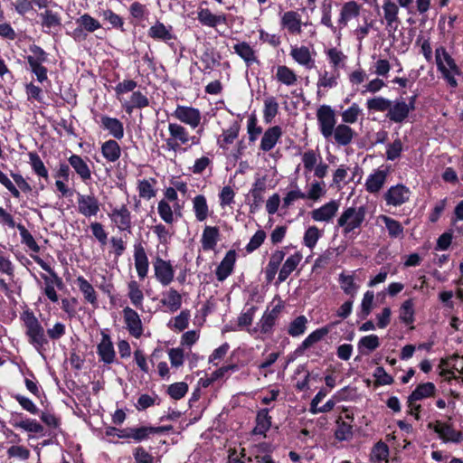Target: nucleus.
I'll return each instance as SVG.
<instances>
[{"instance_id": "obj_10", "label": "nucleus", "mask_w": 463, "mask_h": 463, "mask_svg": "<svg viewBox=\"0 0 463 463\" xmlns=\"http://www.w3.org/2000/svg\"><path fill=\"white\" fill-rule=\"evenodd\" d=\"M428 428L433 430L444 442L459 443L463 440V434L460 431L454 430L451 425L440 420L430 422Z\"/></svg>"}, {"instance_id": "obj_46", "label": "nucleus", "mask_w": 463, "mask_h": 463, "mask_svg": "<svg viewBox=\"0 0 463 463\" xmlns=\"http://www.w3.org/2000/svg\"><path fill=\"white\" fill-rule=\"evenodd\" d=\"M101 153L107 161L113 163L120 157L121 149L117 141L110 139L102 144Z\"/></svg>"}, {"instance_id": "obj_63", "label": "nucleus", "mask_w": 463, "mask_h": 463, "mask_svg": "<svg viewBox=\"0 0 463 463\" xmlns=\"http://www.w3.org/2000/svg\"><path fill=\"white\" fill-rule=\"evenodd\" d=\"M266 190L265 180L262 178H259L253 184V186L250 190V195L253 200V204L258 207L263 202V194Z\"/></svg>"}, {"instance_id": "obj_51", "label": "nucleus", "mask_w": 463, "mask_h": 463, "mask_svg": "<svg viewBox=\"0 0 463 463\" xmlns=\"http://www.w3.org/2000/svg\"><path fill=\"white\" fill-rule=\"evenodd\" d=\"M363 116V109L355 102L341 112L342 122L348 125L356 123Z\"/></svg>"}, {"instance_id": "obj_30", "label": "nucleus", "mask_w": 463, "mask_h": 463, "mask_svg": "<svg viewBox=\"0 0 463 463\" xmlns=\"http://www.w3.org/2000/svg\"><path fill=\"white\" fill-rule=\"evenodd\" d=\"M282 136L281 128L274 126L265 130L260 144V149L263 152L270 151L275 147Z\"/></svg>"}, {"instance_id": "obj_33", "label": "nucleus", "mask_w": 463, "mask_h": 463, "mask_svg": "<svg viewBox=\"0 0 463 463\" xmlns=\"http://www.w3.org/2000/svg\"><path fill=\"white\" fill-rule=\"evenodd\" d=\"M340 71L335 70H325L321 71L318 74V79L317 82V93H319L321 90H327L329 89L335 88L338 85Z\"/></svg>"}, {"instance_id": "obj_42", "label": "nucleus", "mask_w": 463, "mask_h": 463, "mask_svg": "<svg viewBox=\"0 0 463 463\" xmlns=\"http://www.w3.org/2000/svg\"><path fill=\"white\" fill-rule=\"evenodd\" d=\"M101 125L116 139H121L124 137L123 124L118 118L102 116Z\"/></svg>"}, {"instance_id": "obj_31", "label": "nucleus", "mask_w": 463, "mask_h": 463, "mask_svg": "<svg viewBox=\"0 0 463 463\" xmlns=\"http://www.w3.org/2000/svg\"><path fill=\"white\" fill-rule=\"evenodd\" d=\"M290 56L297 63L307 69H312L315 66L314 56L307 46L292 47Z\"/></svg>"}, {"instance_id": "obj_19", "label": "nucleus", "mask_w": 463, "mask_h": 463, "mask_svg": "<svg viewBox=\"0 0 463 463\" xmlns=\"http://www.w3.org/2000/svg\"><path fill=\"white\" fill-rule=\"evenodd\" d=\"M78 212L85 217H91L99 212V203L93 194H78Z\"/></svg>"}, {"instance_id": "obj_21", "label": "nucleus", "mask_w": 463, "mask_h": 463, "mask_svg": "<svg viewBox=\"0 0 463 463\" xmlns=\"http://www.w3.org/2000/svg\"><path fill=\"white\" fill-rule=\"evenodd\" d=\"M109 217L112 222L115 223L119 231L130 232L131 214L126 205H121L120 207L112 209L111 213H109Z\"/></svg>"}, {"instance_id": "obj_32", "label": "nucleus", "mask_w": 463, "mask_h": 463, "mask_svg": "<svg viewBox=\"0 0 463 463\" xmlns=\"http://www.w3.org/2000/svg\"><path fill=\"white\" fill-rule=\"evenodd\" d=\"M442 363L447 367V369L442 372L443 375L449 374V379H461L463 376V357L454 354L447 360L442 361Z\"/></svg>"}, {"instance_id": "obj_49", "label": "nucleus", "mask_w": 463, "mask_h": 463, "mask_svg": "<svg viewBox=\"0 0 463 463\" xmlns=\"http://www.w3.org/2000/svg\"><path fill=\"white\" fill-rule=\"evenodd\" d=\"M271 426V417L269 415L268 409L260 410L256 417V426L253 430L254 434L265 435Z\"/></svg>"}, {"instance_id": "obj_58", "label": "nucleus", "mask_w": 463, "mask_h": 463, "mask_svg": "<svg viewBox=\"0 0 463 463\" xmlns=\"http://www.w3.org/2000/svg\"><path fill=\"white\" fill-rule=\"evenodd\" d=\"M149 104L148 99L140 91H134L131 95L130 100L123 104L127 112H132L133 109H142L147 107Z\"/></svg>"}, {"instance_id": "obj_8", "label": "nucleus", "mask_w": 463, "mask_h": 463, "mask_svg": "<svg viewBox=\"0 0 463 463\" xmlns=\"http://www.w3.org/2000/svg\"><path fill=\"white\" fill-rule=\"evenodd\" d=\"M280 311L281 307L279 305L273 307L271 309L267 308L260 321L257 323V326L248 329L249 333L251 335H256L258 333L263 335L270 334Z\"/></svg>"}, {"instance_id": "obj_43", "label": "nucleus", "mask_w": 463, "mask_h": 463, "mask_svg": "<svg viewBox=\"0 0 463 463\" xmlns=\"http://www.w3.org/2000/svg\"><path fill=\"white\" fill-rule=\"evenodd\" d=\"M69 163L82 181L85 182L91 178V171L88 164L80 156L71 155L69 157Z\"/></svg>"}, {"instance_id": "obj_28", "label": "nucleus", "mask_w": 463, "mask_h": 463, "mask_svg": "<svg viewBox=\"0 0 463 463\" xmlns=\"http://www.w3.org/2000/svg\"><path fill=\"white\" fill-rule=\"evenodd\" d=\"M332 132L334 135H332L331 138H333L337 145L343 146L351 144L355 137L354 130L348 124L344 122L335 126Z\"/></svg>"}, {"instance_id": "obj_55", "label": "nucleus", "mask_w": 463, "mask_h": 463, "mask_svg": "<svg viewBox=\"0 0 463 463\" xmlns=\"http://www.w3.org/2000/svg\"><path fill=\"white\" fill-rule=\"evenodd\" d=\"M436 387L432 383H425L418 385L409 396L412 401H420L435 394Z\"/></svg>"}, {"instance_id": "obj_39", "label": "nucleus", "mask_w": 463, "mask_h": 463, "mask_svg": "<svg viewBox=\"0 0 463 463\" xmlns=\"http://www.w3.org/2000/svg\"><path fill=\"white\" fill-rule=\"evenodd\" d=\"M75 282L82 293L85 301L96 307L98 304V295L94 287L83 276H78Z\"/></svg>"}, {"instance_id": "obj_56", "label": "nucleus", "mask_w": 463, "mask_h": 463, "mask_svg": "<svg viewBox=\"0 0 463 463\" xmlns=\"http://www.w3.org/2000/svg\"><path fill=\"white\" fill-rule=\"evenodd\" d=\"M326 194V184L321 181L312 182L307 193H305L306 200H311L314 202L319 201Z\"/></svg>"}, {"instance_id": "obj_6", "label": "nucleus", "mask_w": 463, "mask_h": 463, "mask_svg": "<svg viewBox=\"0 0 463 463\" xmlns=\"http://www.w3.org/2000/svg\"><path fill=\"white\" fill-rule=\"evenodd\" d=\"M317 119L321 135L330 139L334 135L332 130L336 126L335 111L329 105H321L317 110Z\"/></svg>"}, {"instance_id": "obj_59", "label": "nucleus", "mask_w": 463, "mask_h": 463, "mask_svg": "<svg viewBox=\"0 0 463 463\" xmlns=\"http://www.w3.org/2000/svg\"><path fill=\"white\" fill-rule=\"evenodd\" d=\"M391 100L382 96H376L366 100V108L369 111L384 112L388 111Z\"/></svg>"}, {"instance_id": "obj_22", "label": "nucleus", "mask_w": 463, "mask_h": 463, "mask_svg": "<svg viewBox=\"0 0 463 463\" xmlns=\"http://www.w3.org/2000/svg\"><path fill=\"white\" fill-rule=\"evenodd\" d=\"M206 3V1H203L197 8V19L200 24L212 28L221 24H226L225 14H214L210 9L202 6L203 4Z\"/></svg>"}, {"instance_id": "obj_60", "label": "nucleus", "mask_w": 463, "mask_h": 463, "mask_svg": "<svg viewBox=\"0 0 463 463\" xmlns=\"http://www.w3.org/2000/svg\"><path fill=\"white\" fill-rule=\"evenodd\" d=\"M414 303L412 299L405 300L400 308L399 317L401 321L406 325H411L414 322Z\"/></svg>"}, {"instance_id": "obj_12", "label": "nucleus", "mask_w": 463, "mask_h": 463, "mask_svg": "<svg viewBox=\"0 0 463 463\" xmlns=\"http://www.w3.org/2000/svg\"><path fill=\"white\" fill-rule=\"evenodd\" d=\"M173 116L180 122L188 125L192 128H196L202 119L201 111L194 107L177 105Z\"/></svg>"}, {"instance_id": "obj_11", "label": "nucleus", "mask_w": 463, "mask_h": 463, "mask_svg": "<svg viewBox=\"0 0 463 463\" xmlns=\"http://www.w3.org/2000/svg\"><path fill=\"white\" fill-rule=\"evenodd\" d=\"M414 100L415 97H411L409 103L404 100H396L393 103L391 101L387 118L395 123L403 122L414 109Z\"/></svg>"}, {"instance_id": "obj_35", "label": "nucleus", "mask_w": 463, "mask_h": 463, "mask_svg": "<svg viewBox=\"0 0 463 463\" xmlns=\"http://www.w3.org/2000/svg\"><path fill=\"white\" fill-rule=\"evenodd\" d=\"M182 295L175 288H170L162 293L161 304L170 312H175L182 306Z\"/></svg>"}, {"instance_id": "obj_41", "label": "nucleus", "mask_w": 463, "mask_h": 463, "mask_svg": "<svg viewBox=\"0 0 463 463\" xmlns=\"http://www.w3.org/2000/svg\"><path fill=\"white\" fill-rule=\"evenodd\" d=\"M127 288L130 303L137 308H142L145 297L139 283L132 279L128 282Z\"/></svg>"}, {"instance_id": "obj_34", "label": "nucleus", "mask_w": 463, "mask_h": 463, "mask_svg": "<svg viewBox=\"0 0 463 463\" xmlns=\"http://www.w3.org/2000/svg\"><path fill=\"white\" fill-rule=\"evenodd\" d=\"M36 263L46 272V274H41V278L44 282V287L56 286L57 288L61 289L63 288V281L61 277L41 258L35 259Z\"/></svg>"}, {"instance_id": "obj_62", "label": "nucleus", "mask_w": 463, "mask_h": 463, "mask_svg": "<svg viewBox=\"0 0 463 463\" xmlns=\"http://www.w3.org/2000/svg\"><path fill=\"white\" fill-rule=\"evenodd\" d=\"M279 111V104L274 97L264 100L263 118L266 123H270Z\"/></svg>"}, {"instance_id": "obj_45", "label": "nucleus", "mask_w": 463, "mask_h": 463, "mask_svg": "<svg viewBox=\"0 0 463 463\" xmlns=\"http://www.w3.org/2000/svg\"><path fill=\"white\" fill-rule=\"evenodd\" d=\"M377 222H382L384 223L388 231V234L391 238H401L403 236V226L398 221L387 215L382 214L377 217Z\"/></svg>"}, {"instance_id": "obj_15", "label": "nucleus", "mask_w": 463, "mask_h": 463, "mask_svg": "<svg viewBox=\"0 0 463 463\" xmlns=\"http://www.w3.org/2000/svg\"><path fill=\"white\" fill-rule=\"evenodd\" d=\"M172 430V426H143L140 428L128 429L127 435H119L121 439H133L137 442L149 438L150 435L160 434Z\"/></svg>"}, {"instance_id": "obj_2", "label": "nucleus", "mask_w": 463, "mask_h": 463, "mask_svg": "<svg viewBox=\"0 0 463 463\" xmlns=\"http://www.w3.org/2000/svg\"><path fill=\"white\" fill-rule=\"evenodd\" d=\"M435 61L438 71L441 73L447 83L450 87L456 88L458 86L456 76L459 75L460 71L455 60L443 46L436 48Z\"/></svg>"}, {"instance_id": "obj_48", "label": "nucleus", "mask_w": 463, "mask_h": 463, "mask_svg": "<svg viewBox=\"0 0 463 463\" xmlns=\"http://www.w3.org/2000/svg\"><path fill=\"white\" fill-rule=\"evenodd\" d=\"M156 180L155 178L139 180L137 183V191L140 198L150 200L156 194L155 185Z\"/></svg>"}, {"instance_id": "obj_13", "label": "nucleus", "mask_w": 463, "mask_h": 463, "mask_svg": "<svg viewBox=\"0 0 463 463\" xmlns=\"http://www.w3.org/2000/svg\"><path fill=\"white\" fill-rule=\"evenodd\" d=\"M340 207V202L337 200H330L318 208L310 212L311 219L317 222L328 223L335 217Z\"/></svg>"}, {"instance_id": "obj_3", "label": "nucleus", "mask_w": 463, "mask_h": 463, "mask_svg": "<svg viewBox=\"0 0 463 463\" xmlns=\"http://www.w3.org/2000/svg\"><path fill=\"white\" fill-rule=\"evenodd\" d=\"M365 215L364 206L346 207L337 219V226L341 228L343 234H349L362 227Z\"/></svg>"}, {"instance_id": "obj_17", "label": "nucleus", "mask_w": 463, "mask_h": 463, "mask_svg": "<svg viewBox=\"0 0 463 463\" xmlns=\"http://www.w3.org/2000/svg\"><path fill=\"white\" fill-rule=\"evenodd\" d=\"M302 260L303 254L299 250L288 255L280 267L277 284L284 282L297 269Z\"/></svg>"}, {"instance_id": "obj_1", "label": "nucleus", "mask_w": 463, "mask_h": 463, "mask_svg": "<svg viewBox=\"0 0 463 463\" xmlns=\"http://www.w3.org/2000/svg\"><path fill=\"white\" fill-rule=\"evenodd\" d=\"M20 319L23 322L28 343L38 351L43 349L49 341L44 327L34 313L30 309H25L21 313Z\"/></svg>"}, {"instance_id": "obj_57", "label": "nucleus", "mask_w": 463, "mask_h": 463, "mask_svg": "<svg viewBox=\"0 0 463 463\" xmlns=\"http://www.w3.org/2000/svg\"><path fill=\"white\" fill-rule=\"evenodd\" d=\"M322 235L323 231L319 230L315 225L309 226L304 233L303 244L308 249L313 250Z\"/></svg>"}, {"instance_id": "obj_4", "label": "nucleus", "mask_w": 463, "mask_h": 463, "mask_svg": "<svg viewBox=\"0 0 463 463\" xmlns=\"http://www.w3.org/2000/svg\"><path fill=\"white\" fill-rule=\"evenodd\" d=\"M400 8L394 0H383L382 5H379V9L375 10L389 35L394 34L401 24Z\"/></svg>"}, {"instance_id": "obj_36", "label": "nucleus", "mask_w": 463, "mask_h": 463, "mask_svg": "<svg viewBox=\"0 0 463 463\" xmlns=\"http://www.w3.org/2000/svg\"><path fill=\"white\" fill-rule=\"evenodd\" d=\"M233 50L234 52L244 61L248 67L259 63V59L256 54V52L248 43H238L233 46Z\"/></svg>"}, {"instance_id": "obj_38", "label": "nucleus", "mask_w": 463, "mask_h": 463, "mask_svg": "<svg viewBox=\"0 0 463 463\" xmlns=\"http://www.w3.org/2000/svg\"><path fill=\"white\" fill-rule=\"evenodd\" d=\"M275 79L278 82L287 87H293L298 83V75L292 69L286 65H279L276 67Z\"/></svg>"}, {"instance_id": "obj_5", "label": "nucleus", "mask_w": 463, "mask_h": 463, "mask_svg": "<svg viewBox=\"0 0 463 463\" xmlns=\"http://www.w3.org/2000/svg\"><path fill=\"white\" fill-rule=\"evenodd\" d=\"M168 132L169 137L165 140L168 150L176 152L181 146L199 144V138L195 136H190L187 129L180 124L169 123Z\"/></svg>"}, {"instance_id": "obj_64", "label": "nucleus", "mask_w": 463, "mask_h": 463, "mask_svg": "<svg viewBox=\"0 0 463 463\" xmlns=\"http://www.w3.org/2000/svg\"><path fill=\"white\" fill-rule=\"evenodd\" d=\"M307 319L305 316L296 317L290 324L288 329V335L291 336H298L305 333L307 328Z\"/></svg>"}, {"instance_id": "obj_14", "label": "nucleus", "mask_w": 463, "mask_h": 463, "mask_svg": "<svg viewBox=\"0 0 463 463\" xmlns=\"http://www.w3.org/2000/svg\"><path fill=\"white\" fill-rule=\"evenodd\" d=\"M411 197V191L403 184L391 186L383 194L388 206L398 207L407 203Z\"/></svg>"}, {"instance_id": "obj_53", "label": "nucleus", "mask_w": 463, "mask_h": 463, "mask_svg": "<svg viewBox=\"0 0 463 463\" xmlns=\"http://www.w3.org/2000/svg\"><path fill=\"white\" fill-rule=\"evenodd\" d=\"M31 55L26 57L27 62L30 65L31 71H34L41 66L47 60V53L39 46H33L31 48Z\"/></svg>"}, {"instance_id": "obj_54", "label": "nucleus", "mask_w": 463, "mask_h": 463, "mask_svg": "<svg viewBox=\"0 0 463 463\" xmlns=\"http://www.w3.org/2000/svg\"><path fill=\"white\" fill-rule=\"evenodd\" d=\"M332 9H333L332 0H324L320 6V12H321L320 23L324 26L329 28L333 33H335L336 27L333 24V22H332Z\"/></svg>"}, {"instance_id": "obj_47", "label": "nucleus", "mask_w": 463, "mask_h": 463, "mask_svg": "<svg viewBox=\"0 0 463 463\" xmlns=\"http://www.w3.org/2000/svg\"><path fill=\"white\" fill-rule=\"evenodd\" d=\"M338 281L345 294L354 298L359 289V285L354 282V276L353 274L341 273Z\"/></svg>"}, {"instance_id": "obj_18", "label": "nucleus", "mask_w": 463, "mask_h": 463, "mask_svg": "<svg viewBox=\"0 0 463 463\" xmlns=\"http://www.w3.org/2000/svg\"><path fill=\"white\" fill-rule=\"evenodd\" d=\"M285 256L286 252L284 249H278L271 252L269 262L264 269L265 278L268 283H270L275 279L277 273L279 274Z\"/></svg>"}, {"instance_id": "obj_61", "label": "nucleus", "mask_w": 463, "mask_h": 463, "mask_svg": "<svg viewBox=\"0 0 463 463\" xmlns=\"http://www.w3.org/2000/svg\"><path fill=\"white\" fill-rule=\"evenodd\" d=\"M247 133L250 143H254L262 133V128L259 126L257 116L254 113L248 117Z\"/></svg>"}, {"instance_id": "obj_50", "label": "nucleus", "mask_w": 463, "mask_h": 463, "mask_svg": "<svg viewBox=\"0 0 463 463\" xmlns=\"http://www.w3.org/2000/svg\"><path fill=\"white\" fill-rule=\"evenodd\" d=\"M76 24L80 27V28L76 29L74 31V34H77L78 33H80L81 31V29H84L89 33H93L101 27L100 23L97 19H95L94 17L90 15L89 14H84L80 15L76 20Z\"/></svg>"}, {"instance_id": "obj_16", "label": "nucleus", "mask_w": 463, "mask_h": 463, "mask_svg": "<svg viewBox=\"0 0 463 463\" xmlns=\"http://www.w3.org/2000/svg\"><path fill=\"white\" fill-rule=\"evenodd\" d=\"M390 172L386 168H379L371 173L364 184L365 190L370 194H377L384 186Z\"/></svg>"}, {"instance_id": "obj_20", "label": "nucleus", "mask_w": 463, "mask_h": 463, "mask_svg": "<svg viewBox=\"0 0 463 463\" xmlns=\"http://www.w3.org/2000/svg\"><path fill=\"white\" fill-rule=\"evenodd\" d=\"M97 353L99 360L105 364H110L114 362L116 352L110 336L105 332H101V340L97 345Z\"/></svg>"}, {"instance_id": "obj_29", "label": "nucleus", "mask_w": 463, "mask_h": 463, "mask_svg": "<svg viewBox=\"0 0 463 463\" xmlns=\"http://www.w3.org/2000/svg\"><path fill=\"white\" fill-rule=\"evenodd\" d=\"M220 230L216 226H205L203 228L201 245L204 251L214 250L220 241Z\"/></svg>"}, {"instance_id": "obj_7", "label": "nucleus", "mask_w": 463, "mask_h": 463, "mask_svg": "<svg viewBox=\"0 0 463 463\" xmlns=\"http://www.w3.org/2000/svg\"><path fill=\"white\" fill-rule=\"evenodd\" d=\"M153 269L156 279L164 287L170 285L175 279V269L170 260L159 256L153 260Z\"/></svg>"}, {"instance_id": "obj_52", "label": "nucleus", "mask_w": 463, "mask_h": 463, "mask_svg": "<svg viewBox=\"0 0 463 463\" xmlns=\"http://www.w3.org/2000/svg\"><path fill=\"white\" fill-rule=\"evenodd\" d=\"M148 36L159 41H169L172 40L173 34L171 33V27L168 29L165 25L160 22H156L148 30Z\"/></svg>"}, {"instance_id": "obj_44", "label": "nucleus", "mask_w": 463, "mask_h": 463, "mask_svg": "<svg viewBox=\"0 0 463 463\" xmlns=\"http://www.w3.org/2000/svg\"><path fill=\"white\" fill-rule=\"evenodd\" d=\"M326 55L333 70L339 71L345 67L347 56L341 50L335 47L329 48L326 51Z\"/></svg>"}, {"instance_id": "obj_40", "label": "nucleus", "mask_w": 463, "mask_h": 463, "mask_svg": "<svg viewBox=\"0 0 463 463\" xmlns=\"http://www.w3.org/2000/svg\"><path fill=\"white\" fill-rule=\"evenodd\" d=\"M192 204L195 219L200 222H204L210 215L206 197L203 194H198L193 198Z\"/></svg>"}, {"instance_id": "obj_26", "label": "nucleus", "mask_w": 463, "mask_h": 463, "mask_svg": "<svg viewBox=\"0 0 463 463\" xmlns=\"http://www.w3.org/2000/svg\"><path fill=\"white\" fill-rule=\"evenodd\" d=\"M236 257L237 254L235 250H230L227 251L215 270V275L219 281L225 280L232 274L236 262Z\"/></svg>"}, {"instance_id": "obj_9", "label": "nucleus", "mask_w": 463, "mask_h": 463, "mask_svg": "<svg viewBox=\"0 0 463 463\" xmlns=\"http://www.w3.org/2000/svg\"><path fill=\"white\" fill-rule=\"evenodd\" d=\"M122 316L128 334L137 339L140 338L144 333V326L138 313L128 306L123 308Z\"/></svg>"}, {"instance_id": "obj_27", "label": "nucleus", "mask_w": 463, "mask_h": 463, "mask_svg": "<svg viewBox=\"0 0 463 463\" xmlns=\"http://www.w3.org/2000/svg\"><path fill=\"white\" fill-rule=\"evenodd\" d=\"M39 17L44 33H50L53 29H59L61 26V14L52 9H46L40 13Z\"/></svg>"}, {"instance_id": "obj_37", "label": "nucleus", "mask_w": 463, "mask_h": 463, "mask_svg": "<svg viewBox=\"0 0 463 463\" xmlns=\"http://www.w3.org/2000/svg\"><path fill=\"white\" fill-rule=\"evenodd\" d=\"M241 126L238 122H233L228 128L223 129L222 135L217 139L220 148L227 150L238 137Z\"/></svg>"}, {"instance_id": "obj_23", "label": "nucleus", "mask_w": 463, "mask_h": 463, "mask_svg": "<svg viewBox=\"0 0 463 463\" xmlns=\"http://www.w3.org/2000/svg\"><path fill=\"white\" fill-rule=\"evenodd\" d=\"M362 6L355 1H348L343 4L340 10L337 24L340 28H345L349 21L360 15Z\"/></svg>"}, {"instance_id": "obj_25", "label": "nucleus", "mask_w": 463, "mask_h": 463, "mask_svg": "<svg viewBox=\"0 0 463 463\" xmlns=\"http://www.w3.org/2000/svg\"><path fill=\"white\" fill-rule=\"evenodd\" d=\"M134 261L137 274L140 279H144L148 273L149 261L141 243L135 244L134 246Z\"/></svg>"}, {"instance_id": "obj_24", "label": "nucleus", "mask_w": 463, "mask_h": 463, "mask_svg": "<svg viewBox=\"0 0 463 463\" xmlns=\"http://www.w3.org/2000/svg\"><path fill=\"white\" fill-rule=\"evenodd\" d=\"M281 27L290 34L298 35L302 32V22L300 14L296 11H287L282 14L280 19Z\"/></svg>"}]
</instances>
